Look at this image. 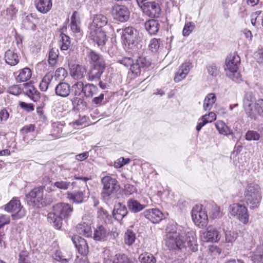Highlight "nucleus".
I'll list each match as a JSON object with an SVG mask.
<instances>
[{
	"mask_svg": "<svg viewBox=\"0 0 263 263\" xmlns=\"http://www.w3.org/2000/svg\"><path fill=\"white\" fill-rule=\"evenodd\" d=\"M206 116H202L200 120H201V121L199 122L198 124H197V125L196 126V130L197 131H199L201 130V129L202 128V127L205 125L206 124L208 123L207 122V120H206Z\"/></svg>",
	"mask_w": 263,
	"mask_h": 263,
	"instance_id": "64",
	"label": "nucleus"
},
{
	"mask_svg": "<svg viewBox=\"0 0 263 263\" xmlns=\"http://www.w3.org/2000/svg\"><path fill=\"white\" fill-rule=\"evenodd\" d=\"M145 216L153 223H158L164 217L163 214L157 209H152L144 211Z\"/></svg>",
	"mask_w": 263,
	"mask_h": 263,
	"instance_id": "19",
	"label": "nucleus"
},
{
	"mask_svg": "<svg viewBox=\"0 0 263 263\" xmlns=\"http://www.w3.org/2000/svg\"><path fill=\"white\" fill-rule=\"evenodd\" d=\"M86 72L85 67L80 65H73L70 70V74L74 79H82Z\"/></svg>",
	"mask_w": 263,
	"mask_h": 263,
	"instance_id": "24",
	"label": "nucleus"
},
{
	"mask_svg": "<svg viewBox=\"0 0 263 263\" xmlns=\"http://www.w3.org/2000/svg\"><path fill=\"white\" fill-rule=\"evenodd\" d=\"M61 39L59 41V45L61 50H67L70 46V37L61 32L60 34Z\"/></svg>",
	"mask_w": 263,
	"mask_h": 263,
	"instance_id": "41",
	"label": "nucleus"
},
{
	"mask_svg": "<svg viewBox=\"0 0 263 263\" xmlns=\"http://www.w3.org/2000/svg\"><path fill=\"white\" fill-rule=\"evenodd\" d=\"M105 68L91 67L88 73V80L90 81L97 82L100 79L101 76Z\"/></svg>",
	"mask_w": 263,
	"mask_h": 263,
	"instance_id": "30",
	"label": "nucleus"
},
{
	"mask_svg": "<svg viewBox=\"0 0 263 263\" xmlns=\"http://www.w3.org/2000/svg\"><path fill=\"white\" fill-rule=\"evenodd\" d=\"M194 28V25L192 22L186 23L183 28L182 34L184 36H188L193 31Z\"/></svg>",
	"mask_w": 263,
	"mask_h": 263,
	"instance_id": "53",
	"label": "nucleus"
},
{
	"mask_svg": "<svg viewBox=\"0 0 263 263\" xmlns=\"http://www.w3.org/2000/svg\"><path fill=\"white\" fill-rule=\"evenodd\" d=\"M206 209L209 210L210 217L215 219L219 216L220 209L215 203H210L206 205Z\"/></svg>",
	"mask_w": 263,
	"mask_h": 263,
	"instance_id": "40",
	"label": "nucleus"
},
{
	"mask_svg": "<svg viewBox=\"0 0 263 263\" xmlns=\"http://www.w3.org/2000/svg\"><path fill=\"white\" fill-rule=\"evenodd\" d=\"M53 73L48 72L43 78L42 82L40 83V87L42 91H46L49 85L51 84V81L53 79Z\"/></svg>",
	"mask_w": 263,
	"mask_h": 263,
	"instance_id": "39",
	"label": "nucleus"
},
{
	"mask_svg": "<svg viewBox=\"0 0 263 263\" xmlns=\"http://www.w3.org/2000/svg\"><path fill=\"white\" fill-rule=\"evenodd\" d=\"M44 188L42 186L35 187L26 195V200L29 205L40 208L47 205L44 195Z\"/></svg>",
	"mask_w": 263,
	"mask_h": 263,
	"instance_id": "6",
	"label": "nucleus"
},
{
	"mask_svg": "<svg viewBox=\"0 0 263 263\" xmlns=\"http://www.w3.org/2000/svg\"><path fill=\"white\" fill-rule=\"evenodd\" d=\"M85 194L83 192L79 191L73 193H68L67 198L72 200L73 202L80 203L84 201Z\"/></svg>",
	"mask_w": 263,
	"mask_h": 263,
	"instance_id": "37",
	"label": "nucleus"
},
{
	"mask_svg": "<svg viewBox=\"0 0 263 263\" xmlns=\"http://www.w3.org/2000/svg\"><path fill=\"white\" fill-rule=\"evenodd\" d=\"M160 39L154 38L151 40L149 44V47L153 52H156L158 50L160 45Z\"/></svg>",
	"mask_w": 263,
	"mask_h": 263,
	"instance_id": "52",
	"label": "nucleus"
},
{
	"mask_svg": "<svg viewBox=\"0 0 263 263\" xmlns=\"http://www.w3.org/2000/svg\"><path fill=\"white\" fill-rule=\"evenodd\" d=\"M72 255L70 252L57 250L54 254L53 258L57 261L62 263H67L71 259Z\"/></svg>",
	"mask_w": 263,
	"mask_h": 263,
	"instance_id": "26",
	"label": "nucleus"
},
{
	"mask_svg": "<svg viewBox=\"0 0 263 263\" xmlns=\"http://www.w3.org/2000/svg\"><path fill=\"white\" fill-rule=\"evenodd\" d=\"M36 21V15L31 13L25 17L23 21L22 25L27 29L34 30L36 28L35 23Z\"/></svg>",
	"mask_w": 263,
	"mask_h": 263,
	"instance_id": "29",
	"label": "nucleus"
},
{
	"mask_svg": "<svg viewBox=\"0 0 263 263\" xmlns=\"http://www.w3.org/2000/svg\"><path fill=\"white\" fill-rule=\"evenodd\" d=\"M101 183L103 184L101 196L104 200H108L119 189L118 181L110 176H106L102 178Z\"/></svg>",
	"mask_w": 263,
	"mask_h": 263,
	"instance_id": "7",
	"label": "nucleus"
},
{
	"mask_svg": "<svg viewBox=\"0 0 263 263\" xmlns=\"http://www.w3.org/2000/svg\"><path fill=\"white\" fill-rule=\"evenodd\" d=\"M70 86L66 82H60L55 88V94L61 97H66L70 93Z\"/></svg>",
	"mask_w": 263,
	"mask_h": 263,
	"instance_id": "23",
	"label": "nucleus"
},
{
	"mask_svg": "<svg viewBox=\"0 0 263 263\" xmlns=\"http://www.w3.org/2000/svg\"><path fill=\"white\" fill-rule=\"evenodd\" d=\"M107 236L106 229L102 225L97 227L94 231L93 239L96 241H104Z\"/></svg>",
	"mask_w": 263,
	"mask_h": 263,
	"instance_id": "32",
	"label": "nucleus"
},
{
	"mask_svg": "<svg viewBox=\"0 0 263 263\" xmlns=\"http://www.w3.org/2000/svg\"><path fill=\"white\" fill-rule=\"evenodd\" d=\"M80 20L79 13L77 11H74L71 17L70 22V28L73 33L80 32Z\"/></svg>",
	"mask_w": 263,
	"mask_h": 263,
	"instance_id": "34",
	"label": "nucleus"
},
{
	"mask_svg": "<svg viewBox=\"0 0 263 263\" xmlns=\"http://www.w3.org/2000/svg\"><path fill=\"white\" fill-rule=\"evenodd\" d=\"M89 63L92 67L105 68V63L102 56L94 51H91L88 54Z\"/></svg>",
	"mask_w": 263,
	"mask_h": 263,
	"instance_id": "16",
	"label": "nucleus"
},
{
	"mask_svg": "<svg viewBox=\"0 0 263 263\" xmlns=\"http://www.w3.org/2000/svg\"><path fill=\"white\" fill-rule=\"evenodd\" d=\"M20 107L28 112L32 111L34 110V106L32 104H28L24 102L19 103Z\"/></svg>",
	"mask_w": 263,
	"mask_h": 263,
	"instance_id": "61",
	"label": "nucleus"
},
{
	"mask_svg": "<svg viewBox=\"0 0 263 263\" xmlns=\"http://www.w3.org/2000/svg\"><path fill=\"white\" fill-rule=\"evenodd\" d=\"M84 88V84L81 81L76 82L71 87L75 96H80L82 92L83 93Z\"/></svg>",
	"mask_w": 263,
	"mask_h": 263,
	"instance_id": "48",
	"label": "nucleus"
},
{
	"mask_svg": "<svg viewBox=\"0 0 263 263\" xmlns=\"http://www.w3.org/2000/svg\"><path fill=\"white\" fill-rule=\"evenodd\" d=\"M22 90L17 85H14L8 88L7 92L11 95L17 96L21 93Z\"/></svg>",
	"mask_w": 263,
	"mask_h": 263,
	"instance_id": "56",
	"label": "nucleus"
},
{
	"mask_svg": "<svg viewBox=\"0 0 263 263\" xmlns=\"http://www.w3.org/2000/svg\"><path fill=\"white\" fill-rule=\"evenodd\" d=\"M215 126L220 134L228 136L233 133L232 130L222 121H217Z\"/></svg>",
	"mask_w": 263,
	"mask_h": 263,
	"instance_id": "35",
	"label": "nucleus"
},
{
	"mask_svg": "<svg viewBox=\"0 0 263 263\" xmlns=\"http://www.w3.org/2000/svg\"><path fill=\"white\" fill-rule=\"evenodd\" d=\"M136 236L131 230H127L125 233L124 241L128 246H131L135 241Z\"/></svg>",
	"mask_w": 263,
	"mask_h": 263,
	"instance_id": "50",
	"label": "nucleus"
},
{
	"mask_svg": "<svg viewBox=\"0 0 263 263\" xmlns=\"http://www.w3.org/2000/svg\"><path fill=\"white\" fill-rule=\"evenodd\" d=\"M230 213L238 218L242 223L246 224L248 222L249 214L247 209L245 205L239 203H233L229 208Z\"/></svg>",
	"mask_w": 263,
	"mask_h": 263,
	"instance_id": "10",
	"label": "nucleus"
},
{
	"mask_svg": "<svg viewBox=\"0 0 263 263\" xmlns=\"http://www.w3.org/2000/svg\"><path fill=\"white\" fill-rule=\"evenodd\" d=\"M5 210L12 213L11 216L13 219H18L24 217L26 213L20 200L15 198L6 205Z\"/></svg>",
	"mask_w": 263,
	"mask_h": 263,
	"instance_id": "9",
	"label": "nucleus"
},
{
	"mask_svg": "<svg viewBox=\"0 0 263 263\" xmlns=\"http://www.w3.org/2000/svg\"><path fill=\"white\" fill-rule=\"evenodd\" d=\"M122 39L128 43L133 42L136 36V30L132 27H128L122 30Z\"/></svg>",
	"mask_w": 263,
	"mask_h": 263,
	"instance_id": "27",
	"label": "nucleus"
},
{
	"mask_svg": "<svg viewBox=\"0 0 263 263\" xmlns=\"http://www.w3.org/2000/svg\"><path fill=\"white\" fill-rule=\"evenodd\" d=\"M107 17L101 14L96 15L94 17L92 23L89 26V28H99L103 29L107 24Z\"/></svg>",
	"mask_w": 263,
	"mask_h": 263,
	"instance_id": "22",
	"label": "nucleus"
},
{
	"mask_svg": "<svg viewBox=\"0 0 263 263\" xmlns=\"http://www.w3.org/2000/svg\"><path fill=\"white\" fill-rule=\"evenodd\" d=\"M259 134L255 131H248L246 135V139L247 140H257L259 139Z\"/></svg>",
	"mask_w": 263,
	"mask_h": 263,
	"instance_id": "54",
	"label": "nucleus"
},
{
	"mask_svg": "<svg viewBox=\"0 0 263 263\" xmlns=\"http://www.w3.org/2000/svg\"><path fill=\"white\" fill-rule=\"evenodd\" d=\"M208 73L212 76L216 77L218 74L219 70L215 64H211L207 67Z\"/></svg>",
	"mask_w": 263,
	"mask_h": 263,
	"instance_id": "57",
	"label": "nucleus"
},
{
	"mask_svg": "<svg viewBox=\"0 0 263 263\" xmlns=\"http://www.w3.org/2000/svg\"><path fill=\"white\" fill-rule=\"evenodd\" d=\"M139 261L141 263H156V259L151 253L142 254L139 256Z\"/></svg>",
	"mask_w": 263,
	"mask_h": 263,
	"instance_id": "46",
	"label": "nucleus"
},
{
	"mask_svg": "<svg viewBox=\"0 0 263 263\" xmlns=\"http://www.w3.org/2000/svg\"><path fill=\"white\" fill-rule=\"evenodd\" d=\"M192 217L195 224L200 227L205 226L208 223L207 212L202 205H196L193 208Z\"/></svg>",
	"mask_w": 263,
	"mask_h": 263,
	"instance_id": "8",
	"label": "nucleus"
},
{
	"mask_svg": "<svg viewBox=\"0 0 263 263\" xmlns=\"http://www.w3.org/2000/svg\"><path fill=\"white\" fill-rule=\"evenodd\" d=\"M201 237L203 241L212 242H218L220 238V235L217 229L212 226L208 227Z\"/></svg>",
	"mask_w": 263,
	"mask_h": 263,
	"instance_id": "15",
	"label": "nucleus"
},
{
	"mask_svg": "<svg viewBox=\"0 0 263 263\" xmlns=\"http://www.w3.org/2000/svg\"><path fill=\"white\" fill-rule=\"evenodd\" d=\"M31 76V71L29 68H24L19 71L16 79L17 82H25L28 81Z\"/></svg>",
	"mask_w": 263,
	"mask_h": 263,
	"instance_id": "38",
	"label": "nucleus"
},
{
	"mask_svg": "<svg viewBox=\"0 0 263 263\" xmlns=\"http://www.w3.org/2000/svg\"><path fill=\"white\" fill-rule=\"evenodd\" d=\"M118 62L125 67H129L128 76L132 79L139 76L141 71L144 70L151 65L150 61L143 56L138 57L136 60L129 57H123L119 59Z\"/></svg>",
	"mask_w": 263,
	"mask_h": 263,
	"instance_id": "2",
	"label": "nucleus"
},
{
	"mask_svg": "<svg viewBox=\"0 0 263 263\" xmlns=\"http://www.w3.org/2000/svg\"><path fill=\"white\" fill-rule=\"evenodd\" d=\"M5 60L6 63L11 66H15L19 62L17 54L11 49L7 50L5 52Z\"/></svg>",
	"mask_w": 263,
	"mask_h": 263,
	"instance_id": "25",
	"label": "nucleus"
},
{
	"mask_svg": "<svg viewBox=\"0 0 263 263\" xmlns=\"http://www.w3.org/2000/svg\"><path fill=\"white\" fill-rule=\"evenodd\" d=\"M186 242L187 247L192 252H196L198 250L196 235L195 231L191 230L185 235V241L183 237L177 233H168L166 235L165 245L170 250H181L185 247Z\"/></svg>",
	"mask_w": 263,
	"mask_h": 263,
	"instance_id": "1",
	"label": "nucleus"
},
{
	"mask_svg": "<svg viewBox=\"0 0 263 263\" xmlns=\"http://www.w3.org/2000/svg\"><path fill=\"white\" fill-rule=\"evenodd\" d=\"M59 55V50L57 48H52L49 52L48 62L51 66H54L57 62Z\"/></svg>",
	"mask_w": 263,
	"mask_h": 263,
	"instance_id": "44",
	"label": "nucleus"
},
{
	"mask_svg": "<svg viewBox=\"0 0 263 263\" xmlns=\"http://www.w3.org/2000/svg\"><path fill=\"white\" fill-rule=\"evenodd\" d=\"M34 5L37 11L43 14L48 12L51 9V0H34Z\"/></svg>",
	"mask_w": 263,
	"mask_h": 263,
	"instance_id": "21",
	"label": "nucleus"
},
{
	"mask_svg": "<svg viewBox=\"0 0 263 263\" xmlns=\"http://www.w3.org/2000/svg\"><path fill=\"white\" fill-rule=\"evenodd\" d=\"M238 237V233L234 231L225 232V241L227 243H232Z\"/></svg>",
	"mask_w": 263,
	"mask_h": 263,
	"instance_id": "49",
	"label": "nucleus"
},
{
	"mask_svg": "<svg viewBox=\"0 0 263 263\" xmlns=\"http://www.w3.org/2000/svg\"><path fill=\"white\" fill-rule=\"evenodd\" d=\"M109 263H132L130 258L124 254H117L115 256L114 260H109Z\"/></svg>",
	"mask_w": 263,
	"mask_h": 263,
	"instance_id": "45",
	"label": "nucleus"
},
{
	"mask_svg": "<svg viewBox=\"0 0 263 263\" xmlns=\"http://www.w3.org/2000/svg\"><path fill=\"white\" fill-rule=\"evenodd\" d=\"M216 101V97L214 93H210L205 97L203 104V108L204 110L211 109L213 104Z\"/></svg>",
	"mask_w": 263,
	"mask_h": 263,
	"instance_id": "36",
	"label": "nucleus"
},
{
	"mask_svg": "<svg viewBox=\"0 0 263 263\" xmlns=\"http://www.w3.org/2000/svg\"><path fill=\"white\" fill-rule=\"evenodd\" d=\"M240 62V57L235 52L230 54L226 60L224 69L226 74L236 83H240L241 81V76L238 71Z\"/></svg>",
	"mask_w": 263,
	"mask_h": 263,
	"instance_id": "4",
	"label": "nucleus"
},
{
	"mask_svg": "<svg viewBox=\"0 0 263 263\" xmlns=\"http://www.w3.org/2000/svg\"><path fill=\"white\" fill-rule=\"evenodd\" d=\"M73 208L68 204L58 203L53 206V212L48 214V221L53 223L54 227L59 229L61 228L63 219L71 216Z\"/></svg>",
	"mask_w": 263,
	"mask_h": 263,
	"instance_id": "3",
	"label": "nucleus"
},
{
	"mask_svg": "<svg viewBox=\"0 0 263 263\" xmlns=\"http://www.w3.org/2000/svg\"><path fill=\"white\" fill-rule=\"evenodd\" d=\"M192 67V64L190 62L183 63L176 72L174 80L176 83H178L185 79L190 72Z\"/></svg>",
	"mask_w": 263,
	"mask_h": 263,
	"instance_id": "17",
	"label": "nucleus"
},
{
	"mask_svg": "<svg viewBox=\"0 0 263 263\" xmlns=\"http://www.w3.org/2000/svg\"><path fill=\"white\" fill-rule=\"evenodd\" d=\"M88 156V152H85L82 154L77 155L75 157V159L78 161H81L86 159Z\"/></svg>",
	"mask_w": 263,
	"mask_h": 263,
	"instance_id": "63",
	"label": "nucleus"
},
{
	"mask_svg": "<svg viewBox=\"0 0 263 263\" xmlns=\"http://www.w3.org/2000/svg\"><path fill=\"white\" fill-rule=\"evenodd\" d=\"M98 91V88L92 84H87L84 85L83 93L85 97H92Z\"/></svg>",
	"mask_w": 263,
	"mask_h": 263,
	"instance_id": "43",
	"label": "nucleus"
},
{
	"mask_svg": "<svg viewBox=\"0 0 263 263\" xmlns=\"http://www.w3.org/2000/svg\"><path fill=\"white\" fill-rule=\"evenodd\" d=\"M111 14L114 19L124 22L129 19L130 12L125 6L116 4L112 7Z\"/></svg>",
	"mask_w": 263,
	"mask_h": 263,
	"instance_id": "11",
	"label": "nucleus"
},
{
	"mask_svg": "<svg viewBox=\"0 0 263 263\" xmlns=\"http://www.w3.org/2000/svg\"><path fill=\"white\" fill-rule=\"evenodd\" d=\"M19 257V263H31L29 260L27 252H21L20 253Z\"/></svg>",
	"mask_w": 263,
	"mask_h": 263,
	"instance_id": "59",
	"label": "nucleus"
},
{
	"mask_svg": "<svg viewBox=\"0 0 263 263\" xmlns=\"http://www.w3.org/2000/svg\"><path fill=\"white\" fill-rule=\"evenodd\" d=\"M256 102L253 94L251 92H248L245 94L243 99V106L247 115L251 119H255L254 115V107Z\"/></svg>",
	"mask_w": 263,
	"mask_h": 263,
	"instance_id": "13",
	"label": "nucleus"
},
{
	"mask_svg": "<svg viewBox=\"0 0 263 263\" xmlns=\"http://www.w3.org/2000/svg\"><path fill=\"white\" fill-rule=\"evenodd\" d=\"M9 114L6 109H3L0 111V123L6 121L9 118Z\"/></svg>",
	"mask_w": 263,
	"mask_h": 263,
	"instance_id": "62",
	"label": "nucleus"
},
{
	"mask_svg": "<svg viewBox=\"0 0 263 263\" xmlns=\"http://www.w3.org/2000/svg\"><path fill=\"white\" fill-rule=\"evenodd\" d=\"M127 206L128 210L134 213L139 212L145 207L144 205L141 204L137 200L134 199H129L127 201Z\"/></svg>",
	"mask_w": 263,
	"mask_h": 263,
	"instance_id": "33",
	"label": "nucleus"
},
{
	"mask_svg": "<svg viewBox=\"0 0 263 263\" xmlns=\"http://www.w3.org/2000/svg\"><path fill=\"white\" fill-rule=\"evenodd\" d=\"M250 258L253 263H263V250L257 248L252 253Z\"/></svg>",
	"mask_w": 263,
	"mask_h": 263,
	"instance_id": "42",
	"label": "nucleus"
},
{
	"mask_svg": "<svg viewBox=\"0 0 263 263\" xmlns=\"http://www.w3.org/2000/svg\"><path fill=\"white\" fill-rule=\"evenodd\" d=\"M140 8L146 15L151 17H158L161 12L159 4L155 1L145 3Z\"/></svg>",
	"mask_w": 263,
	"mask_h": 263,
	"instance_id": "12",
	"label": "nucleus"
},
{
	"mask_svg": "<svg viewBox=\"0 0 263 263\" xmlns=\"http://www.w3.org/2000/svg\"><path fill=\"white\" fill-rule=\"evenodd\" d=\"M128 213L126 206L119 202L115 206L112 211V215L116 220L121 221L127 215Z\"/></svg>",
	"mask_w": 263,
	"mask_h": 263,
	"instance_id": "20",
	"label": "nucleus"
},
{
	"mask_svg": "<svg viewBox=\"0 0 263 263\" xmlns=\"http://www.w3.org/2000/svg\"><path fill=\"white\" fill-rule=\"evenodd\" d=\"M254 115L255 116V112L259 115H263V99H258L255 103V106L253 108Z\"/></svg>",
	"mask_w": 263,
	"mask_h": 263,
	"instance_id": "51",
	"label": "nucleus"
},
{
	"mask_svg": "<svg viewBox=\"0 0 263 263\" xmlns=\"http://www.w3.org/2000/svg\"><path fill=\"white\" fill-rule=\"evenodd\" d=\"M76 231L80 235L86 237H89L92 235L91 227L86 222L78 224L76 227Z\"/></svg>",
	"mask_w": 263,
	"mask_h": 263,
	"instance_id": "28",
	"label": "nucleus"
},
{
	"mask_svg": "<svg viewBox=\"0 0 263 263\" xmlns=\"http://www.w3.org/2000/svg\"><path fill=\"white\" fill-rule=\"evenodd\" d=\"M67 72L66 70L63 68H59L55 71L54 76L57 78L61 79L64 78L66 77Z\"/></svg>",
	"mask_w": 263,
	"mask_h": 263,
	"instance_id": "58",
	"label": "nucleus"
},
{
	"mask_svg": "<svg viewBox=\"0 0 263 263\" xmlns=\"http://www.w3.org/2000/svg\"><path fill=\"white\" fill-rule=\"evenodd\" d=\"M72 240L79 253L85 256L88 252V246L85 239L79 236H74Z\"/></svg>",
	"mask_w": 263,
	"mask_h": 263,
	"instance_id": "18",
	"label": "nucleus"
},
{
	"mask_svg": "<svg viewBox=\"0 0 263 263\" xmlns=\"http://www.w3.org/2000/svg\"><path fill=\"white\" fill-rule=\"evenodd\" d=\"M89 33L90 39L99 46L105 44L107 37L104 29L93 28L92 29L89 28Z\"/></svg>",
	"mask_w": 263,
	"mask_h": 263,
	"instance_id": "14",
	"label": "nucleus"
},
{
	"mask_svg": "<svg viewBox=\"0 0 263 263\" xmlns=\"http://www.w3.org/2000/svg\"><path fill=\"white\" fill-rule=\"evenodd\" d=\"M71 101L73 107L77 109H82L86 106V102L80 98L75 97L71 99Z\"/></svg>",
	"mask_w": 263,
	"mask_h": 263,
	"instance_id": "47",
	"label": "nucleus"
},
{
	"mask_svg": "<svg viewBox=\"0 0 263 263\" xmlns=\"http://www.w3.org/2000/svg\"><path fill=\"white\" fill-rule=\"evenodd\" d=\"M10 218L9 216L6 215H0V229L3 228L5 225L9 224Z\"/></svg>",
	"mask_w": 263,
	"mask_h": 263,
	"instance_id": "60",
	"label": "nucleus"
},
{
	"mask_svg": "<svg viewBox=\"0 0 263 263\" xmlns=\"http://www.w3.org/2000/svg\"><path fill=\"white\" fill-rule=\"evenodd\" d=\"M245 200L250 209L257 208L261 200V191L260 186L255 183H249L244 192Z\"/></svg>",
	"mask_w": 263,
	"mask_h": 263,
	"instance_id": "5",
	"label": "nucleus"
},
{
	"mask_svg": "<svg viewBox=\"0 0 263 263\" xmlns=\"http://www.w3.org/2000/svg\"><path fill=\"white\" fill-rule=\"evenodd\" d=\"M145 28L151 35L156 34L159 28V24L157 20H150L146 21L144 24Z\"/></svg>",
	"mask_w": 263,
	"mask_h": 263,
	"instance_id": "31",
	"label": "nucleus"
},
{
	"mask_svg": "<svg viewBox=\"0 0 263 263\" xmlns=\"http://www.w3.org/2000/svg\"><path fill=\"white\" fill-rule=\"evenodd\" d=\"M71 183L69 182L60 181L54 183V186L61 190H66L68 189Z\"/></svg>",
	"mask_w": 263,
	"mask_h": 263,
	"instance_id": "55",
	"label": "nucleus"
}]
</instances>
